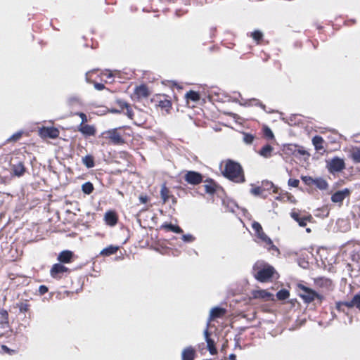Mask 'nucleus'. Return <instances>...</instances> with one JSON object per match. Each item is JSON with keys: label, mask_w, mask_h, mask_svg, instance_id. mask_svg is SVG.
Instances as JSON below:
<instances>
[{"label": "nucleus", "mask_w": 360, "mask_h": 360, "mask_svg": "<svg viewBox=\"0 0 360 360\" xmlns=\"http://www.w3.org/2000/svg\"><path fill=\"white\" fill-rule=\"evenodd\" d=\"M223 174L226 178L236 183H243L245 181L241 165L231 160L226 162Z\"/></svg>", "instance_id": "obj_1"}, {"label": "nucleus", "mask_w": 360, "mask_h": 360, "mask_svg": "<svg viewBox=\"0 0 360 360\" xmlns=\"http://www.w3.org/2000/svg\"><path fill=\"white\" fill-rule=\"evenodd\" d=\"M255 278L259 282L268 281L276 272L275 269L262 261H257L252 268Z\"/></svg>", "instance_id": "obj_2"}, {"label": "nucleus", "mask_w": 360, "mask_h": 360, "mask_svg": "<svg viewBox=\"0 0 360 360\" xmlns=\"http://www.w3.org/2000/svg\"><path fill=\"white\" fill-rule=\"evenodd\" d=\"M297 290L299 296L303 300L304 302L307 304H309L314 300H317L319 304H321L324 300L323 295L302 283L297 285Z\"/></svg>", "instance_id": "obj_3"}, {"label": "nucleus", "mask_w": 360, "mask_h": 360, "mask_svg": "<svg viewBox=\"0 0 360 360\" xmlns=\"http://www.w3.org/2000/svg\"><path fill=\"white\" fill-rule=\"evenodd\" d=\"M327 167L330 173L340 172L345 168V163L343 159L334 157L327 162Z\"/></svg>", "instance_id": "obj_4"}, {"label": "nucleus", "mask_w": 360, "mask_h": 360, "mask_svg": "<svg viewBox=\"0 0 360 360\" xmlns=\"http://www.w3.org/2000/svg\"><path fill=\"white\" fill-rule=\"evenodd\" d=\"M185 181L191 185H198L202 181V176L195 171H188L184 176Z\"/></svg>", "instance_id": "obj_5"}, {"label": "nucleus", "mask_w": 360, "mask_h": 360, "mask_svg": "<svg viewBox=\"0 0 360 360\" xmlns=\"http://www.w3.org/2000/svg\"><path fill=\"white\" fill-rule=\"evenodd\" d=\"M104 134L108 135V138L115 145H120L124 143V139L122 137L121 134L117 132V129L106 131Z\"/></svg>", "instance_id": "obj_6"}, {"label": "nucleus", "mask_w": 360, "mask_h": 360, "mask_svg": "<svg viewBox=\"0 0 360 360\" xmlns=\"http://www.w3.org/2000/svg\"><path fill=\"white\" fill-rule=\"evenodd\" d=\"M209 321L207 323L206 328L204 330V336L207 342V349L210 354L214 355L217 353V350L215 347L214 340L210 338V333L208 331Z\"/></svg>", "instance_id": "obj_7"}, {"label": "nucleus", "mask_w": 360, "mask_h": 360, "mask_svg": "<svg viewBox=\"0 0 360 360\" xmlns=\"http://www.w3.org/2000/svg\"><path fill=\"white\" fill-rule=\"evenodd\" d=\"M290 217L296 221L301 227L306 226L307 221H309L312 219L311 215H302L300 212H292Z\"/></svg>", "instance_id": "obj_8"}, {"label": "nucleus", "mask_w": 360, "mask_h": 360, "mask_svg": "<svg viewBox=\"0 0 360 360\" xmlns=\"http://www.w3.org/2000/svg\"><path fill=\"white\" fill-rule=\"evenodd\" d=\"M68 271V268L61 264L60 263L54 264L50 271L51 277L56 278H60V275Z\"/></svg>", "instance_id": "obj_9"}, {"label": "nucleus", "mask_w": 360, "mask_h": 360, "mask_svg": "<svg viewBox=\"0 0 360 360\" xmlns=\"http://www.w3.org/2000/svg\"><path fill=\"white\" fill-rule=\"evenodd\" d=\"M252 297L254 299H259L263 300H274V295L266 290H255L252 292Z\"/></svg>", "instance_id": "obj_10"}, {"label": "nucleus", "mask_w": 360, "mask_h": 360, "mask_svg": "<svg viewBox=\"0 0 360 360\" xmlns=\"http://www.w3.org/2000/svg\"><path fill=\"white\" fill-rule=\"evenodd\" d=\"M39 133L41 136L51 139H56L59 136V130L55 127H42Z\"/></svg>", "instance_id": "obj_11"}, {"label": "nucleus", "mask_w": 360, "mask_h": 360, "mask_svg": "<svg viewBox=\"0 0 360 360\" xmlns=\"http://www.w3.org/2000/svg\"><path fill=\"white\" fill-rule=\"evenodd\" d=\"M257 236L262 242L269 245V250H274L276 251L277 253H279L278 248L273 244L271 238L265 234L263 230L262 231V232L257 233Z\"/></svg>", "instance_id": "obj_12"}, {"label": "nucleus", "mask_w": 360, "mask_h": 360, "mask_svg": "<svg viewBox=\"0 0 360 360\" xmlns=\"http://www.w3.org/2000/svg\"><path fill=\"white\" fill-rule=\"evenodd\" d=\"M349 190L348 188H345L342 191H336L331 196V200L333 202H342L345 198L349 195Z\"/></svg>", "instance_id": "obj_13"}, {"label": "nucleus", "mask_w": 360, "mask_h": 360, "mask_svg": "<svg viewBox=\"0 0 360 360\" xmlns=\"http://www.w3.org/2000/svg\"><path fill=\"white\" fill-rule=\"evenodd\" d=\"M314 283L316 286L327 290L330 289L332 286V281L326 277H319L314 278Z\"/></svg>", "instance_id": "obj_14"}, {"label": "nucleus", "mask_w": 360, "mask_h": 360, "mask_svg": "<svg viewBox=\"0 0 360 360\" xmlns=\"http://www.w3.org/2000/svg\"><path fill=\"white\" fill-rule=\"evenodd\" d=\"M78 130L84 136H90L96 134V129L92 125L80 124Z\"/></svg>", "instance_id": "obj_15"}, {"label": "nucleus", "mask_w": 360, "mask_h": 360, "mask_svg": "<svg viewBox=\"0 0 360 360\" xmlns=\"http://www.w3.org/2000/svg\"><path fill=\"white\" fill-rule=\"evenodd\" d=\"M73 252L70 250H63L58 256V260L60 263H70L72 262Z\"/></svg>", "instance_id": "obj_16"}, {"label": "nucleus", "mask_w": 360, "mask_h": 360, "mask_svg": "<svg viewBox=\"0 0 360 360\" xmlns=\"http://www.w3.org/2000/svg\"><path fill=\"white\" fill-rule=\"evenodd\" d=\"M11 169L13 174L17 176H21L25 172V167L20 161L18 162L16 164H12Z\"/></svg>", "instance_id": "obj_17"}, {"label": "nucleus", "mask_w": 360, "mask_h": 360, "mask_svg": "<svg viewBox=\"0 0 360 360\" xmlns=\"http://www.w3.org/2000/svg\"><path fill=\"white\" fill-rule=\"evenodd\" d=\"M104 217L106 224L110 226H114L117 223V216L114 211H108Z\"/></svg>", "instance_id": "obj_18"}, {"label": "nucleus", "mask_w": 360, "mask_h": 360, "mask_svg": "<svg viewBox=\"0 0 360 360\" xmlns=\"http://www.w3.org/2000/svg\"><path fill=\"white\" fill-rule=\"evenodd\" d=\"M195 349L191 347H187L182 351V360H194Z\"/></svg>", "instance_id": "obj_19"}, {"label": "nucleus", "mask_w": 360, "mask_h": 360, "mask_svg": "<svg viewBox=\"0 0 360 360\" xmlns=\"http://www.w3.org/2000/svg\"><path fill=\"white\" fill-rule=\"evenodd\" d=\"M67 103L70 107L82 106L83 102L77 95H71L67 99Z\"/></svg>", "instance_id": "obj_20"}, {"label": "nucleus", "mask_w": 360, "mask_h": 360, "mask_svg": "<svg viewBox=\"0 0 360 360\" xmlns=\"http://www.w3.org/2000/svg\"><path fill=\"white\" fill-rule=\"evenodd\" d=\"M226 313V309L219 307H215L212 308L210 313L209 321L216 318L222 316Z\"/></svg>", "instance_id": "obj_21"}, {"label": "nucleus", "mask_w": 360, "mask_h": 360, "mask_svg": "<svg viewBox=\"0 0 360 360\" xmlns=\"http://www.w3.org/2000/svg\"><path fill=\"white\" fill-rule=\"evenodd\" d=\"M273 150L274 148L271 145L266 144L262 147L258 153L264 158H269L272 155Z\"/></svg>", "instance_id": "obj_22"}, {"label": "nucleus", "mask_w": 360, "mask_h": 360, "mask_svg": "<svg viewBox=\"0 0 360 360\" xmlns=\"http://www.w3.org/2000/svg\"><path fill=\"white\" fill-rule=\"evenodd\" d=\"M204 185L205 192L208 194H214L216 191V185L212 179H207Z\"/></svg>", "instance_id": "obj_23"}, {"label": "nucleus", "mask_w": 360, "mask_h": 360, "mask_svg": "<svg viewBox=\"0 0 360 360\" xmlns=\"http://www.w3.org/2000/svg\"><path fill=\"white\" fill-rule=\"evenodd\" d=\"M118 250V247L117 246H114V245H109L108 247L103 249L100 254L103 256H110V255H112L115 253H116V252Z\"/></svg>", "instance_id": "obj_24"}, {"label": "nucleus", "mask_w": 360, "mask_h": 360, "mask_svg": "<svg viewBox=\"0 0 360 360\" xmlns=\"http://www.w3.org/2000/svg\"><path fill=\"white\" fill-rule=\"evenodd\" d=\"M314 184L320 190H326L328 186L327 181L323 178L314 179Z\"/></svg>", "instance_id": "obj_25"}, {"label": "nucleus", "mask_w": 360, "mask_h": 360, "mask_svg": "<svg viewBox=\"0 0 360 360\" xmlns=\"http://www.w3.org/2000/svg\"><path fill=\"white\" fill-rule=\"evenodd\" d=\"M82 163L89 169L94 167V157L91 155H86L82 158Z\"/></svg>", "instance_id": "obj_26"}, {"label": "nucleus", "mask_w": 360, "mask_h": 360, "mask_svg": "<svg viewBox=\"0 0 360 360\" xmlns=\"http://www.w3.org/2000/svg\"><path fill=\"white\" fill-rule=\"evenodd\" d=\"M312 143L316 150H321L323 148V139L320 136H315L312 139Z\"/></svg>", "instance_id": "obj_27"}, {"label": "nucleus", "mask_w": 360, "mask_h": 360, "mask_svg": "<svg viewBox=\"0 0 360 360\" xmlns=\"http://www.w3.org/2000/svg\"><path fill=\"white\" fill-rule=\"evenodd\" d=\"M94 189V185L91 182L87 181L82 185V191L84 194H91Z\"/></svg>", "instance_id": "obj_28"}, {"label": "nucleus", "mask_w": 360, "mask_h": 360, "mask_svg": "<svg viewBox=\"0 0 360 360\" xmlns=\"http://www.w3.org/2000/svg\"><path fill=\"white\" fill-rule=\"evenodd\" d=\"M250 193L255 196H261L264 198L266 197V194L265 193V191L262 186L252 188L250 190Z\"/></svg>", "instance_id": "obj_29"}, {"label": "nucleus", "mask_w": 360, "mask_h": 360, "mask_svg": "<svg viewBox=\"0 0 360 360\" xmlns=\"http://www.w3.org/2000/svg\"><path fill=\"white\" fill-rule=\"evenodd\" d=\"M186 98L188 100L196 102L200 100V96L198 92L194 91H189L186 94Z\"/></svg>", "instance_id": "obj_30"}, {"label": "nucleus", "mask_w": 360, "mask_h": 360, "mask_svg": "<svg viewBox=\"0 0 360 360\" xmlns=\"http://www.w3.org/2000/svg\"><path fill=\"white\" fill-rule=\"evenodd\" d=\"M289 296H290L289 291L284 288L278 290L276 293V297L279 300H285L288 299L289 297Z\"/></svg>", "instance_id": "obj_31"}, {"label": "nucleus", "mask_w": 360, "mask_h": 360, "mask_svg": "<svg viewBox=\"0 0 360 360\" xmlns=\"http://www.w3.org/2000/svg\"><path fill=\"white\" fill-rule=\"evenodd\" d=\"M292 148H294L292 155H295V157L305 155L309 156V154L303 148H300L298 146H292Z\"/></svg>", "instance_id": "obj_32"}, {"label": "nucleus", "mask_w": 360, "mask_h": 360, "mask_svg": "<svg viewBox=\"0 0 360 360\" xmlns=\"http://www.w3.org/2000/svg\"><path fill=\"white\" fill-rule=\"evenodd\" d=\"M163 226L166 228L167 230L171 231L174 233H181L183 232L182 229L176 225H174L172 224H166Z\"/></svg>", "instance_id": "obj_33"}, {"label": "nucleus", "mask_w": 360, "mask_h": 360, "mask_svg": "<svg viewBox=\"0 0 360 360\" xmlns=\"http://www.w3.org/2000/svg\"><path fill=\"white\" fill-rule=\"evenodd\" d=\"M169 189L165 186V185H163L161 188L160 195L164 203H165L169 198Z\"/></svg>", "instance_id": "obj_34"}, {"label": "nucleus", "mask_w": 360, "mask_h": 360, "mask_svg": "<svg viewBox=\"0 0 360 360\" xmlns=\"http://www.w3.org/2000/svg\"><path fill=\"white\" fill-rule=\"evenodd\" d=\"M350 156L355 163H360V148L354 149Z\"/></svg>", "instance_id": "obj_35"}, {"label": "nucleus", "mask_w": 360, "mask_h": 360, "mask_svg": "<svg viewBox=\"0 0 360 360\" xmlns=\"http://www.w3.org/2000/svg\"><path fill=\"white\" fill-rule=\"evenodd\" d=\"M136 94L143 97H147L148 96V89L144 85H141L136 89Z\"/></svg>", "instance_id": "obj_36"}, {"label": "nucleus", "mask_w": 360, "mask_h": 360, "mask_svg": "<svg viewBox=\"0 0 360 360\" xmlns=\"http://www.w3.org/2000/svg\"><path fill=\"white\" fill-rule=\"evenodd\" d=\"M22 135V131H18L17 132H15V134H13L12 136H11L8 139H7V141H17L18 140H19L21 136Z\"/></svg>", "instance_id": "obj_37"}, {"label": "nucleus", "mask_w": 360, "mask_h": 360, "mask_svg": "<svg viewBox=\"0 0 360 360\" xmlns=\"http://www.w3.org/2000/svg\"><path fill=\"white\" fill-rule=\"evenodd\" d=\"M254 136L249 133H243V141L247 144H251L254 141Z\"/></svg>", "instance_id": "obj_38"}, {"label": "nucleus", "mask_w": 360, "mask_h": 360, "mask_svg": "<svg viewBox=\"0 0 360 360\" xmlns=\"http://www.w3.org/2000/svg\"><path fill=\"white\" fill-rule=\"evenodd\" d=\"M251 36L252 37L254 40L258 42L262 39L263 34L259 30H255L251 33Z\"/></svg>", "instance_id": "obj_39"}, {"label": "nucleus", "mask_w": 360, "mask_h": 360, "mask_svg": "<svg viewBox=\"0 0 360 360\" xmlns=\"http://www.w3.org/2000/svg\"><path fill=\"white\" fill-rule=\"evenodd\" d=\"M301 179L307 186L313 185L314 183V179L309 176H302Z\"/></svg>", "instance_id": "obj_40"}, {"label": "nucleus", "mask_w": 360, "mask_h": 360, "mask_svg": "<svg viewBox=\"0 0 360 360\" xmlns=\"http://www.w3.org/2000/svg\"><path fill=\"white\" fill-rule=\"evenodd\" d=\"M352 303H353L354 306L360 309V293L355 295L352 299Z\"/></svg>", "instance_id": "obj_41"}, {"label": "nucleus", "mask_w": 360, "mask_h": 360, "mask_svg": "<svg viewBox=\"0 0 360 360\" xmlns=\"http://www.w3.org/2000/svg\"><path fill=\"white\" fill-rule=\"evenodd\" d=\"M18 307L19 308V310L22 313H25L29 310V304L25 302H20L18 304Z\"/></svg>", "instance_id": "obj_42"}, {"label": "nucleus", "mask_w": 360, "mask_h": 360, "mask_svg": "<svg viewBox=\"0 0 360 360\" xmlns=\"http://www.w3.org/2000/svg\"><path fill=\"white\" fill-rule=\"evenodd\" d=\"M159 106L161 107L162 108L168 110L171 108L172 103L169 100L161 101H160Z\"/></svg>", "instance_id": "obj_43"}, {"label": "nucleus", "mask_w": 360, "mask_h": 360, "mask_svg": "<svg viewBox=\"0 0 360 360\" xmlns=\"http://www.w3.org/2000/svg\"><path fill=\"white\" fill-rule=\"evenodd\" d=\"M262 187L264 188V191H266V190L273 188L274 184L269 181H262Z\"/></svg>", "instance_id": "obj_44"}, {"label": "nucleus", "mask_w": 360, "mask_h": 360, "mask_svg": "<svg viewBox=\"0 0 360 360\" xmlns=\"http://www.w3.org/2000/svg\"><path fill=\"white\" fill-rule=\"evenodd\" d=\"M252 228L255 231L256 234L259 232H262V231L263 230L261 224L257 221H254L252 223Z\"/></svg>", "instance_id": "obj_45"}, {"label": "nucleus", "mask_w": 360, "mask_h": 360, "mask_svg": "<svg viewBox=\"0 0 360 360\" xmlns=\"http://www.w3.org/2000/svg\"><path fill=\"white\" fill-rule=\"evenodd\" d=\"M182 240L186 243H191L195 240V237L191 234H184L182 236Z\"/></svg>", "instance_id": "obj_46"}, {"label": "nucleus", "mask_w": 360, "mask_h": 360, "mask_svg": "<svg viewBox=\"0 0 360 360\" xmlns=\"http://www.w3.org/2000/svg\"><path fill=\"white\" fill-rule=\"evenodd\" d=\"M116 103H117V105H119L120 107V109L122 111L124 108H128V104L127 102H125L123 100H121V99H117L116 101Z\"/></svg>", "instance_id": "obj_47"}, {"label": "nucleus", "mask_w": 360, "mask_h": 360, "mask_svg": "<svg viewBox=\"0 0 360 360\" xmlns=\"http://www.w3.org/2000/svg\"><path fill=\"white\" fill-rule=\"evenodd\" d=\"M288 184L290 186L297 188L299 186L300 181L296 179H289Z\"/></svg>", "instance_id": "obj_48"}, {"label": "nucleus", "mask_w": 360, "mask_h": 360, "mask_svg": "<svg viewBox=\"0 0 360 360\" xmlns=\"http://www.w3.org/2000/svg\"><path fill=\"white\" fill-rule=\"evenodd\" d=\"M264 135L268 137L269 139H273L274 138V134L270 128L266 127L264 129Z\"/></svg>", "instance_id": "obj_49"}, {"label": "nucleus", "mask_w": 360, "mask_h": 360, "mask_svg": "<svg viewBox=\"0 0 360 360\" xmlns=\"http://www.w3.org/2000/svg\"><path fill=\"white\" fill-rule=\"evenodd\" d=\"M75 115H78L82 119L81 124H84V123L87 122V117L85 113L79 112H76Z\"/></svg>", "instance_id": "obj_50"}, {"label": "nucleus", "mask_w": 360, "mask_h": 360, "mask_svg": "<svg viewBox=\"0 0 360 360\" xmlns=\"http://www.w3.org/2000/svg\"><path fill=\"white\" fill-rule=\"evenodd\" d=\"M249 102L250 103L249 105H259L261 106L262 108L264 109L265 108V105H263L262 103H261L257 99H255V98H252V99H250L249 101Z\"/></svg>", "instance_id": "obj_51"}, {"label": "nucleus", "mask_w": 360, "mask_h": 360, "mask_svg": "<svg viewBox=\"0 0 360 360\" xmlns=\"http://www.w3.org/2000/svg\"><path fill=\"white\" fill-rule=\"evenodd\" d=\"M124 109L127 110L126 115L127 117L131 119L134 116V112L129 104H128V108H124Z\"/></svg>", "instance_id": "obj_52"}, {"label": "nucleus", "mask_w": 360, "mask_h": 360, "mask_svg": "<svg viewBox=\"0 0 360 360\" xmlns=\"http://www.w3.org/2000/svg\"><path fill=\"white\" fill-rule=\"evenodd\" d=\"M0 315L4 319V320L7 321L8 319V311L4 309H0Z\"/></svg>", "instance_id": "obj_53"}, {"label": "nucleus", "mask_w": 360, "mask_h": 360, "mask_svg": "<svg viewBox=\"0 0 360 360\" xmlns=\"http://www.w3.org/2000/svg\"><path fill=\"white\" fill-rule=\"evenodd\" d=\"M49 290L48 288L46 285H41L39 288V292L40 295H44Z\"/></svg>", "instance_id": "obj_54"}, {"label": "nucleus", "mask_w": 360, "mask_h": 360, "mask_svg": "<svg viewBox=\"0 0 360 360\" xmlns=\"http://www.w3.org/2000/svg\"><path fill=\"white\" fill-rule=\"evenodd\" d=\"M94 88L98 91H101L105 89V85L102 83H94Z\"/></svg>", "instance_id": "obj_55"}, {"label": "nucleus", "mask_w": 360, "mask_h": 360, "mask_svg": "<svg viewBox=\"0 0 360 360\" xmlns=\"http://www.w3.org/2000/svg\"><path fill=\"white\" fill-rule=\"evenodd\" d=\"M292 146H297L296 145H288L285 150L288 153H291L292 155V152L294 150V148Z\"/></svg>", "instance_id": "obj_56"}, {"label": "nucleus", "mask_w": 360, "mask_h": 360, "mask_svg": "<svg viewBox=\"0 0 360 360\" xmlns=\"http://www.w3.org/2000/svg\"><path fill=\"white\" fill-rule=\"evenodd\" d=\"M342 302H343L344 306H345L347 307L352 308V307H354L353 303H352V300L350 301H345Z\"/></svg>", "instance_id": "obj_57"}, {"label": "nucleus", "mask_w": 360, "mask_h": 360, "mask_svg": "<svg viewBox=\"0 0 360 360\" xmlns=\"http://www.w3.org/2000/svg\"><path fill=\"white\" fill-rule=\"evenodd\" d=\"M139 200L142 203H146L148 201V197L146 195H141L139 197Z\"/></svg>", "instance_id": "obj_58"}, {"label": "nucleus", "mask_w": 360, "mask_h": 360, "mask_svg": "<svg viewBox=\"0 0 360 360\" xmlns=\"http://www.w3.org/2000/svg\"><path fill=\"white\" fill-rule=\"evenodd\" d=\"M344 306L342 302H338L336 303V309L339 311L342 310V307Z\"/></svg>", "instance_id": "obj_59"}, {"label": "nucleus", "mask_w": 360, "mask_h": 360, "mask_svg": "<svg viewBox=\"0 0 360 360\" xmlns=\"http://www.w3.org/2000/svg\"><path fill=\"white\" fill-rule=\"evenodd\" d=\"M110 112L115 114L120 113L122 110L120 109L112 108Z\"/></svg>", "instance_id": "obj_60"}, {"label": "nucleus", "mask_w": 360, "mask_h": 360, "mask_svg": "<svg viewBox=\"0 0 360 360\" xmlns=\"http://www.w3.org/2000/svg\"><path fill=\"white\" fill-rule=\"evenodd\" d=\"M229 360H236V354H231L229 356Z\"/></svg>", "instance_id": "obj_61"}, {"label": "nucleus", "mask_w": 360, "mask_h": 360, "mask_svg": "<svg viewBox=\"0 0 360 360\" xmlns=\"http://www.w3.org/2000/svg\"><path fill=\"white\" fill-rule=\"evenodd\" d=\"M1 348L4 351H6L7 352H9L10 351V349L6 345H2Z\"/></svg>", "instance_id": "obj_62"}, {"label": "nucleus", "mask_w": 360, "mask_h": 360, "mask_svg": "<svg viewBox=\"0 0 360 360\" xmlns=\"http://www.w3.org/2000/svg\"><path fill=\"white\" fill-rule=\"evenodd\" d=\"M172 203L175 204L176 202V198L174 196H172Z\"/></svg>", "instance_id": "obj_63"}, {"label": "nucleus", "mask_w": 360, "mask_h": 360, "mask_svg": "<svg viewBox=\"0 0 360 360\" xmlns=\"http://www.w3.org/2000/svg\"><path fill=\"white\" fill-rule=\"evenodd\" d=\"M306 231L309 233V232H311V229L309 228H307V229H306Z\"/></svg>", "instance_id": "obj_64"}]
</instances>
